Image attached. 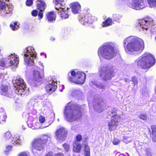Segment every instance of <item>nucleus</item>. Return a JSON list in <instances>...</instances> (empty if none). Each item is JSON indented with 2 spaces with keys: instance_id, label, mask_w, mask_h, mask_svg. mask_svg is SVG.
Here are the masks:
<instances>
[{
  "instance_id": "f257e3e1",
  "label": "nucleus",
  "mask_w": 156,
  "mask_h": 156,
  "mask_svg": "<svg viewBox=\"0 0 156 156\" xmlns=\"http://www.w3.org/2000/svg\"><path fill=\"white\" fill-rule=\"evenodd\" d=\"M124 46L126 51L130 54L135 52L140 53L144 48L143 40L140 38L134 36H130L124 39Z\"/></svg>"
},
{
  "instance_id": "f03ea898",
  "label": "nucleus",
  "mask_w": 156,
  "mask_h": 156,
  "mask_svg": "<svg viewBox=\"0 0 156 156\" xmlns=\"http://www.w3.org/2000/svg\"><path fill=\"white\" fill-rule=\"evenodd\" d=\"M79 106L72 102L67 105L64 114L66 119L69 122L76 120L81 116V112Z\"/></svg>"
},
{
  "instance_id": "7ed1b4c3",
  "label": "nucleus",
  "mask_w": 156,
  "mask_h": 156,
  "mask_svg": "<svg viewBox=\"0 0 156 156\" xmlns=\"http://www.w3.org/2000/svg\"><path fill=\"white\" fill-rule=\"evenodd\" d=\"M136 61L138 67L144 69L149 68L153 66L155 62L154 56L148 53L144 54Z\"/></svg>"
},
{
  "instance_id": "20e7f679",
  "label": "nucleus",
  "mask_w": 156,
  "mask_h": 156,
  "mask_svg": "<svg viewBox=\"0 0 156 156\" xmlns=\"http://www.w3.org/2000/svg\"><path fill=\"white\" fill-rule=\"evenodd\" d=\"M98 55L106 59H110L115 56L116 53L111 44H106L100 47L98 52Z\"/></svg>"
},
{
  "instance_id": "39448f33",
  "label": "nucleus",
  "mask_w": 156,
  "mask_h": 156,
  "mask_svg": "<svg viewBox=\"0 0 156 156\" xmlns=\"http://www.w3.org/2000/svg\"><path fill=\"white\" fill-rule=\"evenodd\" d=\"M24 60L26 65L30 66L34 63V58L36 57V53L32 46L27 47L23 51Z\"/></svg>"
},
{
  "instance_id": "423d86ee",
  "label": "nucleus",
  "mask_w": 156,
  "mask_h": 156,
  "mask_svg": "<svg viewBox=\"0 0 156 156\" xmlns=\"http://www.w3.org/2000/svg\"><path fill=\"white\" fill-rule=\"evenodd\" d=\"M99 72L100 78L103 81L110 80L114 76V70L112 66H101Z\"/></svg>"
},
{
  "instance_id": "0eeeda50",
  "label": "nucleus",
  "mask_w": 156,
  "mask_h": 156,
  "mask_svg": "<svg viewBox=\"0 0 156 156\" xmlns=\"http://www.w3.org/2000/svg\"><path fill=\"white\" fill-rule=\"evenodd\" d=\"M86 76L83 72H78L76 73L73 71H70L68 73L69 81L76 83L83 84L85 81Z\"/></svg>"
},
{
  "instance_id": "6e6552de",
  "label": "nucleus",
  "mask_w": 156,
  "mask_h": 156,
  "mask_svg": "<svg viewBox=\"0 0 156 156\" xmlns=\"http://www.w3.org/2000/svg\"><path fill=\"white\" fill-rule=\"evenodd\" d=\"M65 0H54L53 2L55 5V8L58 10V13L62 19H66L69 17V14L68 10L64 6Z\"/></svg>"
},
{
  "instance_id": "1a4fd4ad",
  "label": "nucleus",
  "mask_w": 156,
  "mask_h": 156,
  "mask_svg": "<svg viewBox=\"0 0 156 156\" xmlns=\"http://www.w3.org/2000/svg\"><path fill=\"white\" fill-rule=\"evenodd\" d=\"M14 83V86L16 88V93L19 95H24L26 90V85L23 80L21 78L17 79Z\"/></svg>"
},
{
  "instance_id": "9d476101",
  "label": "nucleus",
  "mask_w": 156,
  "mask_h": 156,
  "mask_svg": "<svg viewBox=\"0 0 156 156\" xmlns=\"http://www.w3.org/2000/svg\"><path fill=\"white\" fill-rule=\"evenodd\" d=\"M138 26L140 27L139 28L140 31H143L144 32L146 33L144 31L147 30L149 26H151L154 25V23L153 19L151 18H149L147 20L145 19L140 20L138 21Z\"/></svg>"
},
{
  "instance_id": "9b49d317",
  "label": "nucleus",
  "mask_w": 156,
  "mask_h": 156,
  "mask_svg": "<svg viewBox=\"0 0 156 156\" xmlns=\"http://www.w3.org/2000/svg\"><path fill=\"white\" fill-rule=\"evenodd\" d=\"M7 0H0V11L2 15L4 16H7V14L10 13L13 9L12 5H8L3 1H6Z\"/></svg>"
},
{
  "instance_id": "f8f14e48",
  "label": "nucleus",
  "mask_w": 156,
  "mask_h": 156,
  "mask_svg": "<svg viewBox=\"0 0 156 156\" xmlns=\"http://www.w3.org/2000/svg\"><path fill=\"white\" fill-rule=\"evenodd\" d=\"M4 138L6 140L10 139L11 143L15 145H19L21 144V140L20 139V136L18 134L14 135L12 137V135L11 133L7 131L3 134Z\"/></svg>"
},
{
  "instance_id": "ddd939ff",
  "label": "nucleus",
  "mask_w": 156,
  "mask_h": 156,
  "mask_svg": "<svg viewBox=\"0 0 156 156\" xmlns=\"http://www.w3.org/2000/svg\"><path fill=\"white\" fill-rule=\"evenodd\" d=\"M114 115L111 117V120L108 122V125L109 129L112 131L115 129L119 124V120L121 117L119 115H117L116 112L114 113ZM113 114V113H112Z\"/></svg>"
},
{
  "instance_id": "4468645a",
  "label": "nucleus",
  "mask_w": 156,
  "mask_h": 156,
  "mask_svg": "<svg viewBox=\"0 0 156 156\" xmlns=\"http://www.w3.org/2000/svg\"><path fill=\"white\" fill-rule=\"evenodd\" d=\"M42 140L40 138L35 139L32 142V150L34 153L35 152L34 151H41L43 149V144L42 143Z\"/></svg>"
},
{
  "instance_id": "2eb2a0df",
  "label": "nucleus",
  "mask_w": 156,
  "mask_h": 156,
  "mask_svg": "<svg viewBox=\"0 0 156 156\" xmlns=\"http://www.w3.org/2000/svg\"><path fill=\"white\" fill-rule=\"evenodd\" d=\"M67 135L66 130L63 128L57 129L55 132L56 139L58 141L63 140Z\"/></svg>"
},
{
  "instance_id": "dca6fc26",
  "label": "nucleus",
  "mask_w": 156,
  "mask_h": 156,
  "mask_svg": "<svg viewBox=\"0 0 156 156\" xmlns=\"http://www.w3.org/2000/svg\"><path fill=\"white\" fill-rule=\"evenodd\" d=\"M56 81L52 80H50L46 87V91L51 94L55 91L57 88Z\"/></svg>"
},
{
  "instance_id": "f3484780",
  "label": "nucleus",
  "mask_w": 156,
  "mask_h": 156,
  "mask_svg": "<svg viewBox=\"0 0 156 156\" xmlns=\"http://www.w3.org/2000/svg\"><path fill=\"white\" fill-rule=\"evenodd\" d=\"M19 60L18 56L13 54H11L8 56L6 61L8 63L9 66H16L18 64Z\"/></svg>"
},
{
  "instance_id": "a211bd4d",
  "label": "nucleus",
  "mask_w": 156,
  "mask_h": 156,
  "mask_svg": "<svg viewBox=\"0 0 156 156\" xmlns=\"http://www.w3.org/2000/svg\"><path fill=\"white\" fill-rule=\"evenodd\" d=\"M143 2L142 0H132V2L129 6L136 10H139L144 8Z\"/></svg>"
},
{
  "instance_id": "6ab92c4d",
  "label": "nucleus",
  "mask_w": 156,
  "mask_h": 156,
  "mask_svg": "<svg viewBox=\"0 0 156 156\" xmlns=\"http://www.w3.org/2000/svg\"><path fill=\"white\" fill-rule=\"evenodd\" d=\"M79 20L81 23L84 25L88 23H91L93 21L91 15L90 14H87L85 16L81 15Z\"/></svg>"
},
{
  "instance_id": "aec40b11",
  "label": "nucleus",
  "mask_w": 156,
  "mask_h": 156,
  "mask_svg": "<svg viewBox=\"0 0 156 156\" xmlns=\"http://www.w3.org/2000/svg\"><path fill=\"white\" fill-rule=\"evenodd\" d=\"M0 93L2 95L6 96L9 97H12V93L10 90L9 89L8 87L6 86L2 85L1 86L0 90Z\"/></svg>"
},
{
  "instance_id": "412c9836",
  "label": "nucleus",
  "mask_w": 156,
  "mask_h": 156,
  "mask_svg": "<svg viewBox=\"0 0 156 156\" xmlns=\"http://www.w3.org/2000/svg\"><path fill=\"white\" fill-rule=\"evenodd\" d=\"M71 7L73 13L76 14L80 10L81 6L77 2H75L71 4Z\"/></svg>"
},
{
  "instance_id": "4be33fe9",
  "label": "nucleus",
  "mask_w": 156,
  "mask_h": 156,
  "mask_svg": "<svg viewBox=\"0 0 156 156\" xmlns=\"http://www.w3.org/2000/svg\"><path fill=\"white\" fill-rule=\"evenodd\" d=\"M37 8L40 10H44L46 5L44 2L42 0H37Z\"/></svg>"
},
{
  "instance_id": "5701e85b",
  "label": "nucleus",
  "mask_w": 156,
  "mask_h": 156,
  "mask_svg": "<svg viewBox=\"0 0 156 156\" xmlns=\"http://www.w3.org/2000/svg\"><path fill=\"white\" fill-rule=\"evenodd\" d=\"M82 146L80 143L74 142L73 144V151L76 153H79L81 150Z\"/></svg>"
},
{
  "instance_id": "b1692460",
  "label": "nucleus",
  "mask_w": 156,
  "mask_h": 156,
  "mask_svg": "<svg viewBox=\"0 0 156 156\" xmlns=\"http://www.w3.org/2000/svg\"><path fill=\"white\" fill-rule=\"evenodd\" d=\"M33 78L36 81H41V77L40 75V73L38 70H34L33 71Z\"/></svg>"
},
{
  "instance_id": "393cba45",
  "label": "nucleus",
  "mask_w": 156,
  "mask_h": 156,
  "mask_svg": "<svg viewBox=\"0 0 156 156\" xmlns=\"http://www.w3.org/2000/svg\"><path fill=\"white\" fill-rule=\"evenodd\" d=\"M46 16L47 19L49 21L51 22L55 20V15L53 12L48 13L46 14Z\"/></svg>"
},
{
  "instance_id": "a878e982",
  "label": "nucleus",
  "mask_w": 156,
  "mask_h": 156,
  "mask_svg": "<svg viewBox=\"0 0 156 156\" xmlns=\"http://www.w3.org/2000/svg\"><path fill=\"white\" fill-rule=\"evenodd\" d=\"M6 118L5 112L2 108H0V123L5 121Z\"/></svg>"
},
{
  "instance_id": "bb28decb",
  "label": "nucleus",
  "mask_w": 156,
  "mask_h": 156,
  "mask_svg": "<svg viewBox=\"0 0 156 156\" xmlns=\"http://www.w3.org/2000/svg\"><path fill=\"white\" fill-rule=\"evenodd\" d=\"M151 129V138L154 142H156V126H152Z\"/></svg>"
},
{
  "instance_id": "cd10ccee",
  "label": "nucleus",
  "mask_w": 156,
  "mask_h": 156,
  "mask_svg": "<svg viewBox=\"0 0 156 156\" xmlns=\"http://www.w3.org/2000/svg\"><path fill=\"white\" fill-rule=\"evenodd\" d=\"M113 24V22L112 20L109 18H108L102 23V26L103 27H107L110 26Z\"/></svg>"
},
{
  "instance_id": "c85d7f7f",
  "label": "nucleus",
  "mask_w": 156,
  "mask_h": 156,
  "mask_svg": "<svg viewBox=\"0 0 156 156\" xmlns=\"http://www.w3.org/2000/svg\"><path fill=\"white\" fill-rule=\"evenodd\" d=\"M19 23L17 22H12L10 25V28L12 30H17L19 28Z\"/></svg>"
},
{
  "instance_id": "c756f323",
  "label": "nucleus",
  "mask_w": 156,
  "mask_h": 156,
  "mask_svg": "<svg viewBox=\"0 0 156 156\" xmlns=\"http://www.w3.org/2000/svg\"><path fill=\"white\" fill-rule=\"evenodd\" d=\"M148 3L151 8H156V0H147Z\"/></svg>"
},
{
  "instance_id": "7c9ffc66",
  "label": "nucleus",
  "mask_w": 156,
  "mask_h": 156,
  "mask_svg": "<svg viewBox=\"0 0 156 156\" xmlns=\"http://www.w3.org/2000/svg\"><path fill=\"white\" fill-rule=\"evenodd\" d=\"M49 137V136L48 135H44L42 136L41 138L40 139L42 140V143L44 144L48 141Z\"/></svg>"
},
{
  "instance_id": "2f4dec72",
  "label": "nucleus",
  "mask_w": 156,
  "mask_h": 156,
  "mask_svg": "<svg viewBox=\"0 0 156 156\" xmlns=\"http://www.w3.org/2000/svg\"><path fill=\"white\" fill-rule=\"evenodd\" d=\"M113 17L114 20L116 21H119L121 18L122 16L119 14H114L113 15Z\"/></svg>"
},
{
  "instance_id": "473e14b6",
  "label": "nucleus",
  "mask_w": 156,
  "mask_h": 156,
  "mask_svg": "<svg viewBox=\"0 0 156 156\" xmlns=\"http://www.w3.org/2000/svg\"><path fill=\"white\" fill-rule=\"evenodd\" d=\"M131 139L130 137H124L122 139L123 142L126 143H128L131 142Z\"/></svg>"
},
{
  "instance_id": "72a5a7b5",
  "label": "nucleus",
  "mask_w": 156,
  "mask_h": 156,
  "mask_svg": "<svg viewBox=\"0 0 156 156\" xmlns=\"http://www.w3.org/2000/svg\"><path fill=\"white\" fill-rule=\"evenodd\" d=\"M12 147L11 145H8L6 147L5 150L4 151V154L6 155L8 154L9 152L11 150Z\"/></svg>"
},
{
  "instance_id": "f704fd0d",
  "label": "nucleus",
  "mask_w": 156,
  "mask_h": 156,
  "mask_svg": "<svg viewBox=\"0 0 156 156\" xmlns=\"http://www.w3.org/2000/svg\"><path fill=\"white\" fill-rule=\"evenodd\" d=\"M82 139V136L80 135H78L76 136L75 139V140L74 142L76 143H80V141Z\"/></svg>"
},
{
  "instance_id": "c9c22d12",
  "label": "nucleus",
  "mask_w": 156,
  "mask_h": 156,
  "mask_svg": "<svg viewBox=\"0 0 156 156\" xmlns=\"http://www.w3.org/2000/svg\"><path fill=\"white\" fill-rule=\"evenodd\" d=\"M85 148V152H90V148L87 144H85L84 145Z\"/></svg>"
},
{
  "instance_id": "e433bc0d",
  "label": "nucleus",
  "mask_w": 156,
  "mask_h": 156,
  "mask_svg": "<svg viewBox=\"0 0 156 156\" xmlns=\"http://www.w3.org/2000/svg\"><path fill=\"white\" fill-rule=\"evenodd\" d=\"M45 117L42 116H40L39 117V121L41 123H43L45 121Z\"/></svg>"
},
{
  "instance_id": "4c0bfd02",
  "label": "nucleus",
  "mask_w": 156,
  "mask_h": 156,
  "mask_svg": "<svg viewBox=\"0 0 156 156\" xmlns=\"http://www.w3.org/2000/svg\"><path fill=\"white\" fill-rule=\"evenodd\" d=\"M94 108L95 110L98 112H101L103 111V110L102 107L100 106H99V107H97V108L96 107H94Z\"/></svg>"
},
{
  "instance_id": "58836bf2",
  "label": "nucleus",
  "mask_w": 156,
  "mask_h": 156,
  "mask_svg": "<svg viewBox=\"0 0 156 156\" xmlns=\"http://www.w3.org/2000/svg\"><path fill=\"white\" fill-rule=\"evenodd\" d=\"M132 81L133 82L134 85L137 84L138 83V81L137 80L135 76L133 77L132 78Z\"/></svg>"
},
{
  "instance_id": "ea45409f",
  "label": "nucleus",
  "mask_w": 156,
  "mask_h": 156,
  "mask_svg": "<svg viewBox=\"0 0 156 156\" xmlns=\"http://www.w3.org/2000/svg\"><path fill=\"white\" fill-rule=\"evenodd\" d=\"M7 64H8V63H5V62L4 61H1L0 62V66L2 67H7L8 66Z\"/></svg>"
},
{
  "instance_id": "a19ab883",
  "label": "nucleus",
  "mask_w": 156,
  "mask_h": 156,
  "mask_svg": "<svg viewBox=\"0 0 156 156\" xmlns=\"http://www.w3.org/2000/svg\"><path fill=\"white\" fill-rule=\"evenodd\" d=\"M139 118L143 120H145L147 119V116L145 114H142L139 115Z\"/></svg>"
},
{
  "instance_id": "79ce46f5",
  "label": "nucleus",
  "mask_w": 156,
  "mask_h": 156,
  "mask_svg": "<svg viewBox=\"0 0 156 156\" xmlns=\"http://www.w3.org/2000/svg\"><path fill=\"white\" fill-rule=\"evenodd\" d=\"M33 3L32 0H27L26 2V5L27 6H30L32 5Z\"/></svg>"
},
{
  "instance_id": "37998d69",
  "label": "nucleus",
  "mask_w": 156,
  "mask_h": 156,
  "mask_svg": "<svg viewBox=\"0 0 156 156\" xmlns=\"http://www.w3.org/2000/svg\"><path fill=\"white\" fill-rule=\"evenodd\" d=\"M146 154L147 156H151V150L148 149L146 150Z\"/></svg>"
},
{
  "instance_id": "c03bdc74",
  "label": "nucleus",
  "mask_w": 156,
  "mask_h": 156,
  "mask_svg": "<svg viewBox=\"0 0 156 156\" xmlns=\"http://www.w3.org/2000/svg\"><path fill=\"white\" fill-rule=\"evenodd\" d=\"M19 156H29V153L22 152L20 153Z\"/></svg>"
},
{
  "instance_id": "a18cd8bd",
  "label": "nucleus",
  "mask_w": 156,
  "mask_h": 156,
  "mask_svg": "<svg viewBox=\"0 0 156 156\" xmlns=\"http://www.w3.org/2000/svg\"><path fill=\"white\" fill-rule=\"evenodd\" d=\"M63 147L66 151H68L69 149V146L66 144H64L63 145Z\"/></svg>"
},
{
  "instance_id": "49530a36",
  "label": "nucleus",
  "mask_w": 156,
  "mask_h": 156,
  "mask_svg": "<svg viewBox=\"0 0 156 156\" xmlns=\"http://www.w3.org/2000/svg\"><path fill=\"white\" fill-rule=\"evenodd\" d=\"M44 10H40L39 12L38 16L40 18V19H41L43 17V11Z\"/></svg>"
},
{
  "instance_id": "de8ad7c7",
  "label": "nucleus",
  "mask_w": 156,
  "mask_h": 156,
  "mask_svg": "<svg viewBox=\"0 0 156 156\" xmlns=\"http://www.w3.org/2000/svg\"><path fill=\"white\" fill-rule=\"evenodd\" d=\"M119 142V140L117 139H114L113 140L112 143L114 145H117L118 144Z\"/></svg>"
},
{
  "instance_id": "09e8293b",
  "label": "nucleus",
  "mask_w": 156,
  "mask_h": 156,
  "mask_svg": "<svg viewBox=\"0 0 156 156\" xmlns=\"http://www.w3.org/2000/svg\"><path fill=\"white\" fill-rule=\"evenodd\" d=\"M81 92L79 90H76L75 91H74V93L73 94V96H75L76 94H78L81 93Z\"/></svg>"
},
{
  "instance_id": "8fccbe9b",
  "label": "nucleus",
  "mask_w": 156,
  "mask_h": 156,
  "mask_svg": "<svg viewBox=\"0 0 156 156\" xmlns=\"http://www.w3.org/2000/svg\"><path fill=\"white\" fill-rule=\"evenodd\" d=\"M37 13L38 12L37 10H34L32 11L31 14L33 16H36L37 15Z\"/></svg>"
},
{
  "instance_id": "3c124183",
  "label": "nucleus",
  "mask_w": 156,
  "mask_h": 156,
  "mask_svg": "<svg viewBox=\"0 0 156 156\" xmlns=\"http://www.w3.org/2000/svg\"><path fill=\"white\" fill-rule=\"evenodd\" d=\"M51 124V123H50V124L48 123V124L46 125H45L44 126H41V127H40L41 128H46V127H47L49 125H50Z\"/></svg>"
},
{
  "instance_id": "603ef678",
  "label": "nucleus",
  "mask_w": 156,
  "mask_h": 156,
  "mask_svg": "<svg viewBox=\"0 0 156 156\" xmlns=\"http://www.w3.org/2000/svg\"><path fill=\"white\" fill-rule=\"evenodd\" d=\"M53 154L52 152H50L46 156H53Z\"/></svg>"
},
{
  "instance_id": "864d4df0",
  "label": "nucleus",
  "mask_w": 156,
  "mask_h": 156,
  "mask_svg": "<svg viewBox=\"0 0 156 156\" xmlns=\"http://www.w3.org/2000/svg\"><path fill=\"white\" fill-rule=\"evenodd\" d=\"M55 156H63V155L61 153H59L55 154Z\"/></svg>"
},
{
  "instance_id": "5fc2aeb1",
  "label": "nucleus",
  "mask_w": 156,
  "mask_h": 156,
  "mask_svg": "<svg viewBox=\"0 0 156 156\" xmlns=\"http://www.w3.org/2000/svg\"><path fill=\"white\" fill-rule=\"evenodd\" d=\"M85 156H90V152H85Z\"/></svg>"
},
{
  "instance_id": "6e6d98bb",
  "label": "nucleus",
  "mask_w": 156,
  "mask_h": 156,
  "mask_svg": "<svg viewBox=\"0 0 156 156\" xmlns=\"http://www.w3.org/2000/svg\"><path fill=\"white\" fill-rule=\"evenodd\" d=\"M3 75V74H2V73H1L0 74V78H3V77L4 76Z\"/></svg>"
},
{
  "instance_id": "4d7b16f0",
  "label": "nucleus",
  "mask_w": 156,
  "mask_h": 156,
  "mask_svg": "<svg viewBox=\"0 0 156 156\" xmlns=\"http://www.w3.org/2000/svg\"><path fill=\"white\" fill-rule=\"evenodd\" d=\"M125 81L126 83L128 81V78H126L125 79Z\"/></svg>"
},
{
  "instance_id": "13d9d810",
  "label": "nucleus",
  "mask_w": 156,
  "mask_h": 156,
  "mask_svg": "<svg viewBox=\"0 0 156 156\" xmlns=\"http://www.w3.org/2000/svg\"><path fill=\"white\" fill-rule=\"evenodd\" d=\"M99 87L101 89H103L104 87L103 86H100Z\"/></svg>"
},
{
  "instance_id": "bf43d9fd",
  "label": "nucleus",
  "mask_w": 156,
  "mask_h": 156,
  "mask_svg": "<svg viewBox=\"0 0 156 156\" xmlns=\"http://www.w3.org/2000/svg\"><path fill=\"white\" fill-rule=\"evenodd\" d=\"M51 41H54L55 40V38H52L51 39Z\"/></svg>"
},
{
  "instance_id": "052dcab7",
  "label": "nucleus",
  "mask_w": 156,
  "mask_h": 156,
  "mask_svg": "<svg viewBox=\"0 0 156 156\" xmlns=\"http://www.w3.org/2000/svg\"><path fill=\"white\" fill-rule=\"evenodd\" d=\"M37 69L38 70H39V67H37Z\"/></svg>"
},
{
  "instance_id": "680f3d73",
  "label": "nucleus",
  "mask_w": 156,
  "mask_h": 156,
  "mask_svg": "<svg viewBox=\"0 0 156 156\" xmlns=\"http://www.w3.org/2000/svg\"><path fill=\"white\" fill-rule=\"evenodd\" d=\"M58 121H59V119H58Z\"/></svg>"
},
{
  "instance_id": "e2e57ef3",
  "label": "nucleus",
  "mask_w": 156,
  "mask_h": 156,
  "mask_svg": "<svg viewBox=\"0 0 156 156\" xmlns=\"http://www.w3.org/2000/svg\"><path fill=\"white\" fill-rule=\"evenodd\" d=\"M41 66H42V63H41Z\"/></svg>"
},
{
  "instance_id": "0e129e2a",
  "label": "nucleus",
  "mask_w": 156,
  "mask_h": 156,
  "mask_svg": "<svg viewBox=\"0 0 156 156\" xmlns=\"http://www.w3.org/2000/svg\"><path fill=\"white\" fill-rule=\"evenodd\" d=\"M95 86H97V84H95Z\"/></svg>"
},
{
  "instance_id": "69168bd1",
  "label": "nucleus",
  "mask_w": 156,
  "mask_h": 156,
  "mask_svg": "<svg viewBox=\"0 0 156 156\" xmlns=\"http://www.w3.org/2000/svg\"><path fill=\"white\" fill-rule=\"evenodd\" d=\"M155 39L156 40V37H155Z\"/></svg>"
}]
</instances>
